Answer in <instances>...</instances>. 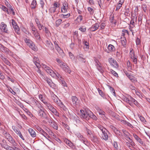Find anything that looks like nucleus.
<instances>
[{
  "instance_id": "f8f14e48",
  "label": "nucleus",
  "mask_w": 150,
  "mask_h": 150,
  "mask_svg": "<svg viewBox=\"0 0 150 150\" xmlns=\"http://www.w3.org/2000/svg\"><path fill=\"white\" fill-rule=\"evenodd\" d=\"M54 44L55 47L56 49L57 50L59 53L61 55H64V54L63 50L61 49L60 47H59L56 41L54 42Z\"/></svg>"
},
{
  "instance_id": "4be33fe9",
  "label": "nucleus",
  "mask_w": 150,
  "mask_h": 150,
  "mask_svg": "<svg viewBox=\"0 0 150 150\" xmlns=\"http://www.w3.org/2000/svg\"><path fill=\"white\" fill-rule=\"evenodd\" d=\"M129 96H128L127 97H126V96L122 95L121 96L122 99L123 101L131 105V103H130V100H129L130 98L129 97Z\"/></svg>"
},
{
  "instance_id": "6e6d98bb",
  "label": "nucleus",
  "mask_w": 150,
  "mask_h": 150,
  "mask_svg": "<svg viewBox=\"0 0 150 150\" xmlns=\"http://www.w3.org/2000/svg\"><path fill=\"white\" fill-rule=\"evenodd\" d=\"M105 25V23L104 22L102 23L100 25V30L104 29Z\"/></svg>"
},
{
  "instance_id": "6ab92c4d",
  "label": "nucleus",
  "mask_w": 150,
  "mask_h": 150,
  "mask_svg": "<svg viewBox=\"0 0 150 150\" xmlns=\"http://www.w3.org/2000/svg\"><path fill=\"white\" fill-rule=\"evenodd\" d=\"M33 62L38 68H40L41 66L42 67V65H41L39 63V61L38 57H34Z\"/></svg>"
},
{
  "instance_id": "6e6552de",
  "label": "nucleus",
  "mask_w": 150,
  "mask_h": 150,
  "mask_svg": "<svg viewBox=\"0 0 150 150\" xmlns=\"http://www.w3.org/2000/svg\"><path fill=\"white\" fill-rule=\"evenodd\" d=\"M69 6L67 3L65 2L63 4V5L61 7V11L62 13H66L69 10Z\"/></svg>"
},
{
  "instance_id": "a18cd8bd",
  "label": "nucleus",
  "mask_w": 150,
  "mask_h": 150,
  "mask_svg": "<svg viewBox=\"0 0 150 150\" xmlns=\"http://www.w3.org/2000/svg\"><path fill=\"white\" fill-rule=\"evenodd\" d=\"M130 56L131 58L135 57L134 56V51L132 49L130 50Z\"/></svg>"
},
{
  "instance_id": "5701e85b",
  "label": "nucleus",
  "mask_w": 150,
  "mask_h": 150,
  "mask_svg": "<svg viewBox=\"0 0 150 150\" xmlns=\"http://www.w3.org/2000/svg\"><path fill=\"white\" fill-rule=\"evenodd\" d=\"M28 131L30 134L31 136L33 137H35L36 136V134L35 131L32 128H29L28 129Z\"/></svg>"
},
{
  "instance_id": "e2e57ef3",
  "label": "nucleus",
  "mask_w": 150,
  "mask_h": 150,
  "mask_svg": "<svg viewBox=\"0 0 150 150\" xmlns=\"http://www.w3.org/2000/svg\"><path fill=\"white\" fill-rule=\"evenodd\" d=\"M98 91L99 94L102 97L104 96V94L103 92L100 90L99 88L97 89Z\"/></svg>"
},
{
  "instance_id": "49530a36",
  "label": "nucleus",
  "mask_w": 150,
  "mask_h": 150,
  "mask_svg": "<svg viewBox=\"0 0 150 150\" xmlns=\"http://www.w3.org/2000/svg\"><path fill=\"white\" fill-rule=\"evenodd\" d=\"M62 22V20L61 19H58L55 22L56 25L57 26H58Z\"/></svg>"
},
{
  "instance_id": "7c9ffc66",
  "label": "nucleus",
  "mask_w": 150,
  "mask_h": 150,
  "mask_svg": "<svg viewBox=\"0 0 150 150\" xmlns=\"http://www.w3.org/2000/svg\"><path fill=\"white\" fill-rule=\"evenodd\" d=\"M8 141L11 144L13 145L16 146L17 145L16 143L15 142L13 138L11 137L10 138H9Z\"/></svg>"
},
{
  "instance_id": "1a4fd4ad",
  "label": "nucleus",
  "mask_w": 150,
  "mask_h": 150,
  "mask_svg": "<svg viewBox=\"0 0 150 150\" xmlns=\"http://www.w3.org/2000/svg\"><path fill=\"white\" fill-rule=\"evenodd\" d=\"M109 62L110 64L115 68L118 67V66L116 61L112 58H109Z\"/></svg>"
},
{
  "instance_id": "a211bd4d",
  "label": "nucleus",
  "mask_w": 150,
  "mask_h": 150,
  "mask_svg": "<svg viewBox=\"0 0 150 150\" xmlns=\"http://www.w3.org/2000/svg\"><path fill=\"white\" fill-rule=\"evenodd\" d=\"M0 50L3 52L8 54V53L9 50L8 49L0 44Z\"/></svg>"
},
{
  "instance_id": "4c0bfd02",
  "label": "nucleus",
  "mask_w": 150,
  "mask_h": 150,
  "mask_svg": "<svg viewBox=\"0 0 150 150\" xmlns=\"http://www.w3.org/2000/svg\"><path fill=\"white\" fill-rule=\"evenodd\" d=\"M13 28L16 33L18 34H20V30L19 27L18 25L14 27Z\"/></svg>"
},
{
  "instance_id": "5fc2aeb1",
  "label": "nucleus",
  "mask_w": 150,
  "mask_h": 150,
  "mask_svg": "<svg viewBox=\"0 0 150 150\" xmlns=\"http://www.w3.org/2000/svg\"><path fill=\"white\" fill-rule=\"evenodd\" d=\"M125 14L126 16H128L130 15V11L129 8H126L125 11Z\"/></svg>"
},
{
  "instance_id": "7ed1b4c3",
  "label": "nucleus",
  "mask_w": 150,
  "mask_h": 150,
  "mask_svg": "<svg viewBox=\"0 0 150 150\" xmlns=\"http://www.w3.org/2000/svg\"><path fill=\"white\" fill-rule=\"evenodd\" d=\"M56 60L58 63V65L63 71L69 74L71 73V71L67 64L62 61L59 59H56Z\"/></svg>"
},
{
  "instance_id": "473e14b6",
  "label": "nucleus",
  "mask_w": 150,
  "mask_h": 150,
  "mask_svg": "<svg viewBox=\"0 0 150 150\" xmlns=\"http://www.w3.org/2000/svg\"><path fill=\"white\" fill-rule=\"evenodd\" d=\"M29 46L34 51H37V47L35 45L33 42L30 45H29Z\"/></svg>"
},
{
  "instance_id": "393cba45",
  "label": "nucleus",
  "mask_w": 150,
  "mask_h": 150,
  "mask_svg": "<svg viewBox=\"0 0 150 150\" xmlns=\"http://www.w3.org/2000/svg\"><path fill=\"white\" fill-rule=\"evenodd\" d=\"M126 144L131 150L133 149V146L135 145L134 142L132 141L130 143L126 142Z\"/></svg>"
},
{
  "instance_id": "f257e3e1",
  "label": "nucleus",
  "mask_w": 150,
  "mask_h": 150,
  "mask_svg": "<svg viewBox=\"0 0 150 150\" xmlns=\"http://www.w3.org/2000/svg\"><path fill=\"white\" fill-rule=\"evenodd\" d=\"M42 68L52 76L55 78L57 77L58 79L62 78L61 75L59 73L56 74L50 67L45 64H42Z\"/></svg>"
},
{
  "instance_id": "603ef678",
  "label": "nucleus",
  "mask_w": 150,
  "mask_h": 150,
  "mask_svg": "<svg viewBox=\"0 0 150 150\" xmlns=\"http://www.w3.org/2000/svg\"><path fill=\"white\" fill-rule=\"evenodd\" d=\"M88 10L90 13L91 14H93L94 13V9L91 7H88Z\"/></svg>"
},
{
  "instance_id": "b1692460",
  "label": "nucleus",
  "mask_w": 150,
  "mask_h": 150,
  "mask_svg": "<svg viewBox=\"0 0 150 150\" xmlns=\"http://www.w3.org/2000/svg\"><path fill=\"white\" fill-rule=\"evenodd\" d=\"M133 136L134 137L135 139L141 144L142 145L143 144V142L141 139H140L138 136L136 134H133Z\"/></svg>"
},
{
  "instance_id": "c85d7f7f",
  "label": "nucleus",
  "mask_w": 150,
  "mask_h": 150,
  "mask_svg": "<svg viewBox=\"0 0 150 150\" xmlns=\"http://www.w3.org/2000/svg\"><path fill=\"white\" fill-rule=\"evenodd\" d=\"M72 100L74 106H76L78 103V99L75 96H73L72 97Z\"/></svg>"
},
{
  "instance_id": "052dcab7",
  "label": "nucleus",
  "mask_w": 150,
  "mask_h": 150,
  "mask_svg": "<svg viewBox=\"0 0 150 150\" xmlns=\"http://www.w3.org/2000/svg\"><path fill=\"white\" fill-rule=\"evenodd\" d=\"M90 117H91L93 120H96L97 119L95 115H94L92 112V114H91V116H90Z\"/></svg>"
},
{
  "instance_id": "9b49d317",
  "label": "nucleus",
  "mask_w": 150,
  "mask_h": 150,
  "mask_svg": "<svg viewBox=\"0 0 150 150\" xmlns=\"http://www.w3.org/2000/svg\"><path fill=\"white\" fill-rule=\"evenodd\" d=\"M0 28L2 31L6 33H7L8 30L6 25L4 24V23L2 22L1 23L0 26Z\"/></svg>"
},
{
  "instance_id": "338daca9",
  "label": "nucleus",
  "mask_w": 150,
  "mask_h": 150,
  "mask_svg": "<svg viewBox=\"0 0 150 150\" xmlns=\"http://www.w3.org/2000/svg\"><path fill=\"white\" fill-rule=\"evenodd\" d=\"M11 21L13 27L18 25L17 23L14 20L12 19Z\"/></svg>"
},
{
  "instance_id": "423d86ee",
  "label": "nucleus",
  "mask_w": 150,
  "mask_h": 150,
  "mask_svg": "<svg viewBox=\"0 0 150 150\" xmlns=\"http://www.w3.org/2000/svg\"><path fill=\"white\" fill-rule=\"evenodd\" d=\"M38 113L41 118L46 119L47 117V115L44 109H40L38 111Z\"/></svg>"
},
{
  "instance_id": "bb28decb",
  "label": "nucleus",
  "mask_w": 150,
  "mask_h": 150,
  "mask_svg": "<svg viewBox=\"0 0 150 150\" xmlns=\"http://www.w3.org/2000/svg\"><path fill=\"white\" fill-rule=\"evenodd\" d=\"M107 132H105L104 133V132L102 133L101 134V138L105 140H107L108 139V134L107 133Z\"/></svg>"
},
{
  "instance_id": "f03ea898",
  "label": "nucleus",
  "mask_w": 150,
  "mask_h": 150,
  "mask_svg": "<svg viewBox=\"0 0 150 150\" xmlns=\"http://www.w3.org/2000/svg\"><path fill=\"white\" fill-rule=\"evenodd\" d=\"M92 112L89 110H81L79 113L80 117L83 120H87L89 119Z\"/></svg>"
},
{
  "instance_id": "09e8293b",
  "label": "nucleus",
  "mask_w": 150,
  "mask_h": 150,
  "mask_svg": "<svg viewBox=\"0 0 150 150\" xmlns=\"http://www.w3.org/2000/svg\"><path fill=\"white\" fill-rule=\"evenodd\" d=\"M110 70L112 74L114 76L116 77H118L117 74L115 71L112 69H110Z\"/></svg>"
},
{
  "instance_id": "39448f33",
  "label": "nucleus",
  "mask_w": 150,
  "mask_h": 150,
  "mask_svg": "<svg viewBox=\"0 0 150 150\" xmlns=\"http://www.w3.org/2000/svg\"><path fill=\"white\" fill-rule=\"evenodd\" d=\"M75 135L83 143L86 145V144L88 142V141L86 138L84 137L83 136L79 133H76Z\"/></svg>"
},
{
  "instance_id": "f704fd0d",
  "label": "nucleus",
  "mask_w": 150,
  "mask_h": 150,
  "mask_svg": "<svg viewBox=\"0 0 150 150\" xmlns=\"http://www.w3.org/2000/svg\"><path fill=\"white\" fill-rule=\"evenodd\" d=\"M40 133L46 138L49 137V135L43 129L41 131Z\"/></svg>"
},
{
  "instance_id": "bf43d9fd",
  "label": "nucleus",
  "mask_w": 150,
  "mask_h": 150,
  "mask_svg": "<svg viewBox=\"0 0 150 150\" xmlns=\"http://www.w3.org/2000/svg\"><path fill=\"white\" fill-rule=\"evenodd\" d=\"M83 43L85 46H86L85 47L87 49H88L89 48L88 42L86 41H83Z\"/></svg>"
},
{
  "instance_id": "3c124183",
  "label": "nucleus",
  "mask_w": 150,
  "mask_h": 150,
  "mask_svg": "<svg viewBox=\"0 0 150 150\" xmlns=\"http://www.w3.org/2000/svg\"><path fill=\"white\" fill-rule=\"evenodd\" d=\"M56 10V8L54 7H52L50 8L49 11L51 13H54L55 12Z\"/></svg>"
},
{
  "instance_id": "37998d69",
  "label": "nucleus",
  "mask_w": 150,
  "mask_h": 150,
  "mask_svg": "<svg viewBox=\"0 0 150 150\" xmlns=\"http://www.w3.org/2000/svg\"><path fill=\"white\" fill-rule=\"evenodd\" d=\"M25 42L27 44L28 46L30 45L33 42L30 40L26 38L25 40Z\"/></svg>"
},
{
  "instance_id": "e433bc0d",
  "label": "nucleus",
  "mask_w": 150,
  "mask_h": 150,
  "mask_svg": "<svg viewBox=\"0 0 150 150\" xmlns=\"http://www.w3.org/2000/svg\"><path fill=\"white\" fill-rule=\"evenodd\" d=\"M13 28L16 33L18 34H20V30L19 27L18 25L14 27Z\"/></svg>"
},
{
  "instance_id": "13d9d810",
  "label": "nucleus",
  "mask_w": 150,
  "mask_h": 150,
  "mask_svg": "<svg viewBox=\"0 0 150 150\" xmlns=\"http://www.w3.org/2000/svg\"><path fill=\"white\" fill-rule=\"evenodd\" d=\"M18 112L20 115L23 119L25 120H26L27 119V117L24 114H21L20 111H18Z\"/></svg>"
},
{
  "instance_id": "4d7b16f0",
  "label": "nucleus",
  "mask_w": 150,
  "mask_h": 150,
  "mask_svg": "<svg viewBox=\"0 0 150 150\" xmlns=\"http://www.w3.org/2000/svg\"><path fill=\"white\" fill-rule=\"evenodd\" d=\"M44 79L45 80V81H46L47 82V83L49 85L51 83H52V81L51 80H50V79H49L48 78L46 77L45 76V79Z\"/></svg>"
},
{
  "instance_id": "412c9836",
  "label": "nucleus",
  "mask_w": 150,
  "mask_h": 150,
  "mask_svg": "<svg viewBox=\"0 0 150 150\" xmlns=\"http://www.w3.org/2000/svg\"><path fill=\"white\" fill-rule=\"evenodd\" d=\"M46 46L49 47L50 49L53 50L54 49L53 44L49 40H47L45 42Z\"/></svg>"
},
{
  "instance_id": "774afa93",
  "label": "nucleus",
  "mask_w": 150,
  "mask_h": 150,
  "mask_svg": "<svg viewBox=\"0 0 150 150\" xmlns=\"http://www.w3.org/2000/svg\"><path fill=\"white\" fill-rule=\"evenodd\" d=\"M6 149L7 150H16V149H15V148H14L8 146H6Z\"/></svg>"
},
{
  "instance_id": "58836bf2",
  "label": "nucleus",
  "mask_w": 150,
  "mask_h": 150,
  "mask_svg": "<svg viewBox=\"0 0 150 150\" xmlns=\"http://www.w3.org/2000/svg\"><path fill=\"white\" fill-rule=\"evenodd\" d=\"M37 4L36 1V0H33L31 4V8H35Z\"/></svg>"
},
{
  "instance_id": "ddd939ff",
  "label": "nucleus",
  "mask_w": 150,
  "mask_h": 150,
  "mask_svg": "<svg viewBox=\"0 0 150 150\" xmlns=\"http://www.w3.org/2000/svg\"><path fill=\"white\" fill-rule=\"evenodd\" d=\"M100 24L98 23H96L90 28V30L92 32L94 31L97 30Z\"/></svg>"
},
{
  "instance_id": "a19ab883",
  "label": "nucleus",
  "mask_w": 150,
  "mask_h": 150,
  "mask_svg": "<svg viewBox=\"0 0 150 150\" xmlns=\"http://www.w3.org/2000/svg\"><path fill=\"white\" fill-rule=\"evenodd\" d=\"M40 5L42 10L44 9L45 3L44 1L42 0H40Z\"/></svg>"
},
{
  "instance_id": "9d476101",
  "label": "nucleus",
  "mask_w": 150,
  "mask_h": 150,
  "mask_svg": "<svg viewBox=\"0 0 150 150\" xmlns=\"http://www.w3.org/2000/svg\"><path fill=\"white\" fill-rule=\"evenodd\" d=\"M58 106L59 107L61 110L64 113H67L68 111V110L66 107L64 105L62 102L59 103Z\"/></svg>"
},
{
  "instance_id": "864d4df0",
  "label": "nucleus",
  "mask_w": 150,
  "mask_h": 150,
  "mask_svg": "<svg viewBox=\"0 0 150 150\" xmlns=\"http://www.w3.org/2000/svg\"><path fill=\"white\" fill-rule=\"evenodd\" d=\"M33 101L36 105H38V107L39 108H41L42 107V106L36 100L34 99L33 100Z\"/></svg>"
},
{
  "instance_id": "a878e982",
  "label": "nucleus",
  "mask_w": 150,
  "mask_h": 150,
  "mask_svg": "<svg viewBox=\"0 0 150 150\" xmlns=\"http://www.w3.org/2000/svg\"><path fill=\"white\" fill-rule=\"evenodd\" d=\"M120 41L122 45L124 47H125L127 43V40L125 37H121Z\"/></svg>"
},
{
  "instance_id": "69168bd1",
  "label": "nucleus",
  "mask_w": 150,
  "mask_h": 150,
  "mask_svg": "<svg viewBox=\"0 0 150 150\" xmlns=\"http://www.w3.org/2000/svg\"><path fill=\"white\" fill-rule=\"evenodd\" d=\"M37 26L40 30H41L42 29V28L44 27L43 25H42L41 23L38 24Z\"/></svg>"
},
{
  "instance_id": "79ce46f5",
  "label": "nucleus",
  "mask_w": 150,
  "mask_h": 150,
  "mask_svg": "<svg viewBox=\"0 0 150 150\" xmlns=\"http://www.w3.org/2000/svg\"><path fill=\"white\" fill-rule=\"evenodd\" d=\"M86 131L88 136H91L92 134V131L87 128H86Z\"/></svg>"
},
{
  "instance_id": "2f4dec72",
  "label": "nucleus",
  "mask_w": 150,
  "mask_h": 150,
  "mask_svg": "<svg viewBox=\"0 0 150 150\" xmlns=\"http://www.w3.org/2000/svg\"><path fill=\"white\" fill-rule=\"evenodd\" d=\"M50 126L52 127L54 129L57 130L58 128V126L57 123L54 121L53 123L50 125Z\"/></svg>"
},
{
  "instance_id": "72a5a7b5",
  "label": "nucleus",
  "mask_w": 150,
  "mask_h": 150,
  "mask_svg": "<svg viewBox=\"0 0 150 150\" xmlns=\"http://www.w3.org/2000/svg\"><path fill=\"white\" fill-rule=\"evenodd\" d=\"M77 58L78 60L81 62H85L86 61L85 59L82 57L81 55H79L77 56Z\"/></svg>"
},
{
  "instance_id": "dca6fc26",
  "label": "nucleus",
  "mask_w": 150,
  "mask_h": 150,
  "mask_svg": "<svg viewBox=\"0 0 150 150\" xmlns=\"http://www.w3.org/2000/svg\"><path fill=\"white\" fill-rule=\"evenodd\" d=\"M96 65L98 70L101 73L103 72V70L102 67L100 65V64L98 60H96Z\"/></svg>"
},
{
  "instance_id": "0e129e2a",
  "label": "nucleus",
  "mask_w": 150,
  "mask_h": 150,
  "mask_svg": "<svg viewBox=\"0 0 150 150\" xmlns=\"http://www.w3.org/2000/svg\"><path fill=\"white\" fill-rule=\"evenodd\" d=\"M79 30L83 32H84L86 30V28L85 27L83 26L80 27Z\"/></svg>"
},
{
  "instance_id": "2eb2a0df",
  "label": "nucleus",
  "mask_w": 150,
  "mask_h": 150,
  "mask_svg": "<svg viewBox=\"0 0 150 150\" xmlns=\"http://www.w3.org/2000/svg\"><path fill=\"white\" fill-rule=\"evenodd\" d=\"M126 75L127 76L128 78L132 81L134 82L137 81L135 77L132 75L128 73L127 71L125 72Z\"/></svg>"
},
{
  "instance_id": "c03bdc74",
  "label": "nucleus",
  "mask_w": 150,
  "mask_h": 150,
  "mask_svg": "<svg viewBox=\"0 0 150 150\" xmlns=\"http://www.w3.org/2000/svg\"><path fill=\"white\" fill-rule=\"evenodd\" d=\"M1 8L4 11L8 13H9L8 9L5 6L1 5Z\"/></svg>"
},
{
  "instance_id": "20e7f679",
  "label": "nucleus",
  "mask_w": 150,
  "mask_h": 150,
  "mask_svg": "<svg viewBox=\"0 0 150 150\" xmlns=\"http://www.w3.org/2000/svg\"><path fill=\"white\" fill-rule=\"evenodd\" d=\"M45 105L46 106V108L49 109L56 116H59V113L50 103L48 102Z\"/></svg>"
},
{
  "instance_id": "0eeeda50",
  "label": "nucleus",
  "mask_w": 150,
  "mask_h": 150,
  "mask_svg": "<svg viewBox=\"0 0 150 150\" xmlns=\"http://www.w3.org/2000/svg\"><path fill=\"white\" fill-rule=\"evenodd\" d=\"M32 33L34 36L35 38L37 40H40V37L36 28H35L31 29Z\"/></svg>"
},
{
  "instance_id": "c9c22d12",
  "label": "nucleus",
  "mask_w": 150,
  "mask_h": 150,
  "mask_svg": "<svg viewBox=\"0 0 150 150\" xmlns=\"http://www.w3.org/2000/svg\"><path fill=\"white\" fill-rule=\"evenodd\" d=\"M12 129L17 134H18L20 132L18 129L14 126H12Z\"/></svg>"
},
{
  "instance_id": "4468645a",
  "label": "nucleus",
  "mask_w": 150,
  "mask_h": 150,
  "mask_svg": "<svg viewBox=\"0 0 150 150\" xmlns=\"http://www.w3.org/2000/svg\"><path fill=\"white\" fill-rule=\"evenodd\" d=\"M63 140L64 142L70 148L72 149L74 148V144L69 140L66 138H64Z\"/></svg>"
},
{
  "instance_id": "8fccbe9b",
  "label": "nucleus",
  "mask_w": 150,
  "mask_h": 150,
  "mask_svg": "<svg viewBox=\"0 0 150 150\" xmlns=\"http://www.w3.org/2000/svg\"><path fill=\"white\" fill-rule=\"evenodd\" d=\"M25 111L27 113V114L30 117H33V115L27 109H25Z\"/></svg>"
},
{
  "instance_id": "aec40b11",
  "label": "nucleus",
  "mask_w": 150,
  "mask_h": 150,
  "mask_svg": "<svg viewBox=\"0 0 150 150\" xmlns=\"http://www.w3.org/2000/svg\"><path fill=\"white\" fill-rule=\"evenodd\" d=\"M108 50L106 51L107 53H110L111 52H114L115 50V47L112 45H109L108 47Z\"/></svg>"
},
{
  "instance_id": "680f3d73",
  "label": "nucleus",
  "mask_w": 150,
  "mask_h": 150,
  "mask_svg": "<svg viewBox=\"0 0 150 150\" xmlns=\"http://www.w3.org/2000/svg\"><path fill=\"white\" fill-rule=\"evenodd\" d=\"M95 108L98 112L99 113H100V112L103 110L101 108L98 106H96L95 107Z\"/></svg>"
},
{
  "instance_id": "f3484780",
  "label": "nucleus",
  "mask_w": 150,
  "mask_h": 150,
  "mask_svg": "<svg viewBox=\"0 0 150 150\" xmlns=\"http://www.w3.org/2000/svg\"><path fill=\"white\" fill-rule=\"evenodd\" d=\"M39 68H38L36 70L38 76L43 79H45V76L43 74V72L39 69Z\"/></svg>"
},
{
  "instance_id": "de8ad7c7",
  "label": "nucleus",
  "mask_w": 150,
  "mask_h": 150,
  "mask_svg": "<svg viewBox=\"0 0 150 150\" xmlns=\"http://www.w3.org/2000/svg\"><path fill=\"white\" fill-rule=\"evenodd\" d=\"M49 85L51 88L53 89H56L57 88V86L56 85L52 82Z\"/></svg>"
},
{
  "instance_id": "ea45409f",
  "label": "nucleus",
  "mask_w": 150,
  "mask_h": 150,
  "mask_svg": "<svg viewBox=\"0 0 150 150\" xmlns=\"http://www.w3.org/2000/svg\"><path fill=\"white\" fill-rule=\"evenodd\" d=\"M54 98H53L54 101L58 105L59 103H60L62 102H61L57 97H56Z\"/></svg>"
},
{
  "instance_id": "c756f323",
  "label": "nucleus",
  "mask_w": 150,
  "mask_h": 150,
  "mask_svg": "<svg viewBox=\"0 0 150 150\" xmlns=\"http://www.w3.org/2000/svg\"><path fill=\"white\" fill-rule=\"evenodd\" d=\"M2 133L4 136L6 138L8 139V140L9 139V138H10L11 137L9 133L5 131L4 130L3 131Z\"/></svg>"
},
{
  "instance_id": "cd10ccee",
  "label": "nucleus",
  "mask_w": 150,
  "mask_h": 150,
  "mask_svg": "<svg viewBox=\"0 0 150 150\" xmlns=\"http://www.w3.org/2000/svg\"><path fill=\"white\" fill-rule=\"evenodd\" d=\"M112 146L114 148L113 150H120L117 142L114 141L112 143Z\"/></svg>"
}]
</instances>
